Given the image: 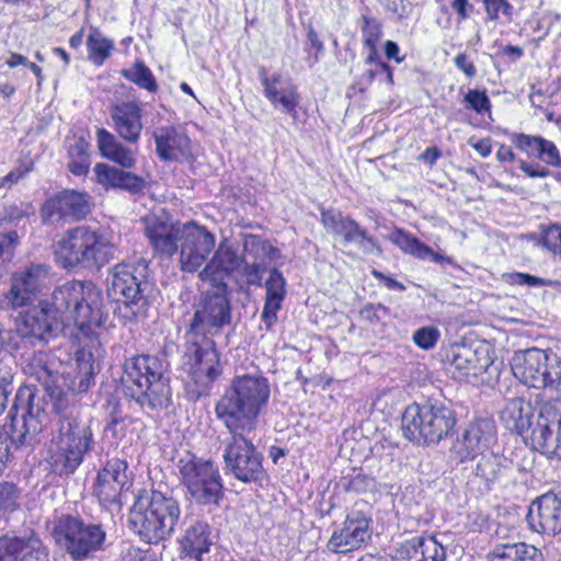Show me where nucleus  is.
<instances>
[{"label": "nucleus", "mask_w": 561, "mask_h": 561, "mask_svg": "<svg viewBox=\"0 0 561 561\" xmlns=\"http://www.w3.org/2000/svg\"><path fill=\"white\" fill-rule=\"evenodd\" d=\"M271 399V383L262 374L232 377L215 404V415L230 434L224 450L225 469L243 483L261 481L263 456L251 435Z\"/></svg>", "instance_id": "f257e3e1"}, {"label": "nucleus", "mask_w": 561, "mask_h": 561, "mask_svg": "<svg viewBox=\"0 0 561 561\" xmlns=\"http://www.w3.org/2000/svg\"><path fill=\"white\" fill-rule=\"evenodd\" d=\"M35 376L55 399L54 410L60 414L58 436L54 440L55 449L50 456L51 468L59 476L70 474L93 445L92 431L73 415L69 397V393L88 391L93 383V355L88 350H78L73 368L64 367L59 373L43 366Z\"/></svg>", "instance_id": "f03ea898"}, {"label": "nucleus", "mask_w": 561, "mask_h": 561, "mask_svg": "<svg viewBox=\"0 0 561 561\" xmlns=\"http://www.w3.org/2000/svg\"><path fill=\"white\" fill-rule=\"evenodd\" d=\"M165 362L152 355H138L124 363L125 394L148 413H159L171 404Z\"/></svg>", "instance_id": "7ed1b4c3"}, {"label": "nucleus", "mask_w": 561, "mask_h": 561, "mask_svg": "<svg viewBox=\"0 0 561 561\" xmlns=\"http://www.w3.org/2000/svg\"><path fill=\"white\" fill-rule=\"evenodd\" d=\"M60 324L81 331L102 324L103 296L92 282L71 280L55 288L47 300Z\"/></svg>", "instance_id": "20e7f679"}, {"label": "nucleus", "mask_w": 561, "mask_h": 561, "mask_svg": "<svg viewBox=\"0 0 561 561\" xmlns=\"http://www.w3.org/2000/svg\"><path fill=\"white\" fill-rule=\"evenodd\" d=\"M116 248L103 233L81 225L67 230L56 243V261L62 268H101L114 259Z\"/></svg>", "instance_id": "39448f33"}, {"label": "nucleus", "mask_w": 561, "mask_h": 561, "mask_svg": "<svg viewBox=\"0 0 561 561\" xmlns=\"http://www.w3.org/2000/svg\"><path fill=\"white\" fill-rule=\"evenodd\" d=\"M180 516V504L174 497L152 490L138 496L130 522L144 541L159 543L174 534Z\"/></svg>", "instance_id": "423d86ee"}, {"label": "nucleus", "mask_w": 561, "mask_h": 561, "mask_svg": "<svg viewBox=\"0 0 561 561\" xmlns=\"http://www.w3.org/2000/svg\"><path fill=\"white\" fill-rule=\"evenodd\" d=\"M456 416L443 403L411 404L402 415L405 438L416 444H437L454 430Z\"/></svg>", "instance_id": "0eeeda50"}, {"label": "nucleus", "mask_w": 561, "mask_h": 561, "mask_svg": "<svg viewBox=\"0 0 561 561\" xmlns=\"http://www.w3.org/2000/svg\"><path fill=\"white\" fill-rule=\"evenodd\" d=\"M176 474L195 502L203 505L218 504L222 496V482L218 468L190 450L179 453Z\"/></svg>", "instance_id": "6e6552de"}, {"label": "nucleus", "mask_w": 561, "mask_h": 561, "mask_svg": "<svg viewBox=\"0 0 561 561\" xmlns=\"http://www.w3.org/2000/svg\"><path fill=\"white\" fill-rule=\"evenodd\" d=\"M231 322V307L225 289L206 293L194 304L193 312L184 317L185 341L215 342Z\"/></svg>", "instance_id": "1a4fd4ad"}, {"label": "nucleus", "mask_w": 561, "mask_h": 561, "mask_svg": "<svg viewBox=\"0 0 561 561\" xmlns=\"http://www.w3.org/2000/svg\"><path fill=\"white\" fill-rule=\"evenodd\" d=\"M51 534L56 543L73 561L92 559L103 550L106 539V531L101 524L84 522L71 515L58 518Z\"/></svg>", "instance_id": "9d476101"}, {"label": "nucleus", "mask_w": 561, "mask_h": 561, "mask_svg": "<svg viewBox=\"0 0 561 561\" xmlns=\"http://www.w3.org/2000/svg\"><path fill=\"white\" fill-rule=\"evenodd\" d=\"M181 369L194 393L198 397L206 393L222 374L215 342L185 341Z\"/></svg>", "instance_id": "9b49d317"}, {"label": "nucleus", "mask_w": 561, "mask_h": 561, "mask_svg": "<svg viewBox=\"0 0 561 561\" xmlns=\"http://www.w3.org/2000/svg\"><path fill=\"white\" fill-rule=\"evenodd\" d=\"M513 375L533 388L553 386L561 378V363L539 348L516 352L511 359Z\"/></svg>", "instance_id": "f8f14e48"}, {"label": "nucleus", "mask_w": 561, "mask_h": 561, "mask_svg": "<svg viewBox=\"0 0 561 561\" xmlns=\"http://www.w3.org/2000/svg\"><path fill=\"white\" fill-rule=\"evenodd\" d=\"M142 277L138 267L133 264L119 263L107 274V294L118 302V312L125 319H133L140 311L142 299Z\"/></svg>", "instance_id": "ddd939ff"}, {"label": "nucleus", "mask_w": 561, "mask_h": 561, "mask_svg": "<svg viewBox=\"0 0 561 561\" xmlns=\"http://www.w3.org/2000/svg\"><path fill=\"white\" fill-rule=\"evenodd\" d=\"M34 393L28 387L20 388L10 411V438L16 447H31L43 430L38 412H33Z\"/></svg>", "instance_id": "4468645a"}, {"label": "nucleus", "mask_w": 561, "mask_h": 561, "mask_svg": "<svg viewBox=\"0 0 561 561\" xmlns=\"http://www.w3.org/2000/svg\"><path fill=\"white\" fill-rule=\"evenodd\" d=\"M497 443V431L494 420L480 417L465 428L460 436L453 443L450 453L459 462L473 460L478 456L488 453Z\"/></svg>", "instance_id": "2eb2a0df"}, {"label": "nucleus", "mask_w": 561, "mask_h": 561, "mask_svg": "<svg viewBox=\"0 0 561 561\" xmlns=\"http://www.w3.org/2000/svg\"><path fill=\"white\" fill-rule=\"evenodd\" d=\"M321 224L328 232L340 237L344 244L355 243L364 254H382L381 247L368 230L340 210L322 209Z\"/></svg>", "instance_id": "dca6fc26"}, {"label": "nucleus", "mask_w": 561, "mask_h": 561, "mask_svg": "<svg viewBox=\"0 0 561 561\" xmlns=\"http://www.w3.org/2000/svg\"><path fill=\"white\" fill-rule=\"evenodd\" d=\"M61 328L62 325L50 310L47 300L21 312L15 320V333L19 341L27 340L31 344L48 341Z\"/></svg>", "instance_id": "f3484780"}, {"label": "nucleus", "mask_w": 561, "mask_h": 561, "mask_svg": "<svg viewBox=\"0 0 561 561\" xmlns=\"http://www.w3.org/2000/svg\"><path fill=\"white\" fill-rule=\"evenodd\" d=\"M51 283L50 268L46 264H31L12 276L7 300L12 308L30 307Z\"/></svg>", "instance_id": "a211bd4d"}, {"label": "nucleus", "mask_w": 561, "mask_h": 561, "mask_svg": "<svg viewBox=\"0 0 561 561\" xmlns=\"http://www.w3.org/2000/svg\"><path fill=\"white\" fill-rule=\"evenodd\" d=\"M89 213L90 196L72 190H65L48 198L41 209L43 221L49 225L77 221Z\"/></svg>", "instance_id": "6ab92c4d"}, {"label": "nucleus", "mask_w": 561, "mask_h": 561, "mask_svg": "<svg viewBox=\"0 0 561 561\" xmlns=\"http://www.w3.org/2000/svg\"><path fill=\"white\" fill-rule=\"evenodd\" d=\"M216 243L215 236L205 227L186 222L180 250V266L183 272L194 273L206 261Z\"/></svg>", "instance_id": "aec40b11"}, {"label": "nucleus", "mask_w": 561, "mask_h": 561, "mask_svg": "<svg viewBox=\"0 0 561 561\" xmlns=\"http://www.w3.org/2000/svg\"><path fill=\"white\" fill-rule=\"evenodd\" d=\"M145 234L156 255L170 259L179 250L184 239L186 222H169L154 215L144 218Z\"/></svg>", "instance_id": "412c9836"}, {"label": "nucleus", "mask_w": 561, "mask_h": 561, "mask_svg": "<svg viewBox=\"0 0 561 561\" xmlns=\"http://www.w3.org/2000/svg\"><path fill=\"white\" fill-rule=\"evenodd\" d=\"M263 95L274 108L285 114H295L299 105V93L290 78L279 72L267 75L264 68L259 70Z\"/></svg>", "instance_id": "4be33fe9"}, {"label": "nucleus", "mask_w": 561, "mask_h": 561, "mask_svg": "<svg viewBox=\"0 0 561 561\" xmlns=\"http://www.w3.org/2000/svg\"><path fill=\"white\" fill-rule=\"evenodd\" d=\"M531 446L550 459L561 460V415L540 413L530 433Z\"/></svg>", "instance_id": "5701e85b"}, {"label": "nucleus", "mask_w": 561, "mask_h": 561, "mask_svg": "<svg viewBox=\"0 0 561 561\" xmlns=\"http://www.w3.org/2000/svg\"><path fill=\"white\" fill-rule=\"evenodd\" d=\"M127 463L125 460L113 458L99 471L93 495L103 506L118 503L122 490L127 482Z\"/></svg>", "instance_id": "b1692460"}, {"label": "nucleus", "mask_w": 561, "mask_h": 561, "mask_svg": "<svg viewBox=\"0 0 561 561\" xmlns=\"http://www.w3.org/2000/svg\"><path fill=\"white\" fill-rule=\"evenodd\" d=\"M370 536V520L360 512H352L343 527L331 536L329 547L334 552L346 553L359 549Z\"/></svg>", "instance_id": "393cba45"}, {"label": "nucleus", "mask_w": 561, "mask_h": 561, "mask_svg": "<svg viewBox=\"0 0 561 561\" xmlns=\"http://www.w3.org/2000/svg\"><path fill=\"white\" fill-rule=\"evenodd\" d=\"M112 127L126 142L137 144L144 129V108L137 101H123L110 110Z\"/></svg>", "instance_id": "a878e982"}, {"label": "nucleus", "mask_w": 561, "mask_h": 561, "mask_svg": "<svg viewBox=\"0 0 561 561\" xmlns=\"http://www.w3.org/2000/svg\"><path fill=\"white\" fill-rule=\"evenodd\" d=\"M533 530L547 535L561 531V497L545 493L531 503L527 515Z\"/></svg>", "instance_id": "bb28decb"}, {"label": "nucleus", "mask_w": 561, "mask_h": 561, "mask_svg": "<svg viewBox=\"0 0 561 561\" xmlns=\"http://www.w3.org/2000/svg\"><path fill=\"white\" fill-rule=\"evenodd\" d=\"M393 558L398 561H445L446 551L433 536H414L396 545Z\"/></svg>", "instance_id": "cd10ccee"}, {"label": "nucleus", "mask_w": 561, "mask_h": 561, "mask_svg": "<svg viewBox=\"0 0 561 561\" xmlns=\"http://www.w3.org/2000/svg\"><path fill=\"white\" fill-rule=\"evenodd\" d=\"M153 139L157 154L163 161H188L192 157L190 138L173 126L158 127Z\"/></svg>", "instance_id": "c85d7f7f"}, {"label": "nucleus", "mask_w": 561, "mask_h": 561, "mask_svg": "<svg viewBox=\"0 0 561 561\" xmlns=\"http://www.w3.org/2000/svg\"><path fill=\"white\" fill-rule=\"evenodd\" d=\"M243 263V259L237 254V251L227 241L219 243L210 261L199 272L198 277L202 280H209L213 284H221L222 280L234 271H238Z\"/></svg>", "instance_id": "c756f323"}, {"label": "nucleus", "mask_w": 561, "mask_h": 561, "mask_svg": "<svg viewBox=\"0 0 561 561\" xmlns=\"http://www.w3.org/2000/svg\"><path fill=\"white\" fill-rule=\"evenodd\" d=\"M244 251L254 257L253 263H244L242 274L249 285L261 286L265 271V260H274L278 253L270 242L259 238H250L244 242Z\"/></svg>", "instance_id": "7c9ffc66"}, {"label": "nucleus", "mask_w": 561, "mask_h": 561, "mask_svg": "<svg viewBox=\"0 0 561 561\" xmlns=\"http://www.w3.org/2000/svg\"><path fill=\"white\" fill-rule=\"evenodd\" d=\"M533 158L541 161L545 165L540 164L539 162L519 160V169L528 178L546 179L551 174L548 167L561 168V154L558 147L553 141L543 137H541Z\"/></svg>", "instance_id": "2f4dec72"}, {"label": "nucleus", "mask_w": 561, "mask_h": 561, "mask_svg": "<svg viewBox=\"0 0 561 561\" xmlns=\"http://www.w3.org/2000/svg\"><path fill=\"white\" fill-rule=\"evenodd\" d=\"M94 173L96 182L105 188H121L133 194L145 188L144 178L106 163H96Z\"/></svg>", "instance_id": "473e14b6"}, {"label": "nucleus", "mask_w": 561, "mask_h": 561, "mask_svg": "<svg viewBox=\"0 0 561 561\" xmlns=\"http://www.w3.org/2000/svg\"><path fill=\"white\" fill-rule=\"evenodd\" d=\"M488 365V359H481L476 351L460 346L453 351V357L447 370L454 379L468 381L471 377L482 375Z\"/></svg>", "instance_id": "72a5a7b5"}, {"label": "nucleus", "mask_w": 561, "mask_h": 561, "mask_svg": "<svg viewBox=\"0 0 561 561\" xmlns=\"http://www.w3.org/2000/svg\"><path fill=\"white\" fill-rule=\"evenodd\" d=\"M286 297V279L277 268L270 272L265 282V299L261 319L267 329L277 321V312L282 309Z\"/></svg>", "instance_id": "f704fd0d"}, {"label": "nucleus", "mask_w": 561, "mask_h": 561, "mask_svg": "<svg viewBox=\"0 0 561 561\" xmlns=\"http://www.w3.org/2000/svg\"><path fill=\"white\" fill-rule=\"evenodd\" d=\"M96 144L103 158L111 160L124 169H131L136 165L135 151L122 144L116 136L107 129H98Z\"/></svg>", "instance_id": "c9c22d12"}, {"label": "nucleus", "mask_w": 561, "mask_h": 561, "mask_svg": "<svg viewBox=\"0 0 561 561\" xmlns=\"http://www.w3.org/2000/svg\"><path fill=\"white\" fill-rule=\"evenodd\" d=\"M531 404L523 398H512L503 407L500 419L511 432L523 435L529 431L533 419Z\"/></svg>", "instance_id": "e433bc0d"}, {"label": "nucleus", "mask_w": 561, "mask_h": 561, "mask_svg": "<svg viewBox=\"0 0 561 561\" xmlns=\"http://www.w3.org/2000/svg\"><path fill=\"white\" fill-rule=\"evenodd\" d=\"M388 239L404 253H408L420 260H430L438 264H454L453 257L435 252L430 247L422 243L419 239L410 233L404 232L403 230H394L389 234Z\"/></svg>", "instance_id": "4c0bfd02"}, {"label": "nucleus", "mask_w": 561, "mask_h": 561, "mask_svg": "<svg viewBox=\"0 0 561 561\" xmlns=\"http://www.w3.org/2000/svg\"><path fill=\"white\" fill-rule=\"evenodd\" d=\"M213 537L209 526L204 522H195L185 530L181 547L186 556L202 560L203 553L209 551Z\"/></svg>", "instance_id": "58836bf2"}, {"label": "nucleus", "mask_w": 561, "mask_h": 561, "mask_svg": "<svg viewBox=\"0 0 561 561\" xmlns=\"http://www.w3.org/2000/svg\"><path fill=\"white\" fill-rule=\"evenodd\" d=\"M508 469V460L502 454L494 451V448L480 455L474 474L480 478L488 488L499 482Z\"/></svg>", "instance_id": "ea45409f"}, {"label": "nucleus", "mask_w": 561, "mask_h": 561, "mask_svg": "<svg viewBox=\"0 0 561 561\" xmlns=\"http://www.w3.org/2000/svg\"><path fill=\"white\" fill-rule=\"evenodd\" d=\"M540 551L525 542L497 545L488 554V561H541Z\"/></svg>", "instance_id": "a19ab883"}, {"label": "nucleus", "mask_w": 561, "mask_h": 561, "mask_svg": "<svg viewBox=\"0 0 561 561\" xmlns=\"http://www.w3.org/2000/svg\"><path fill=\"white\" fill-rule=\"evenodd\" d=\"M87 47L89 60L95 66H102L110 57L114 44L98 28H92L87 39Z\"/></svg>", "instance_id": "79ce46f5"}, {"label": "nucleus", "mask_w": 561, "mask_h": 561, "mask_svg": "<svg viewBox=\"0 0 561 561\" xmlns=\"http://www.w3.org/2000/svg\"><path fill=\"white\" fill-rule=\"evenodd\" d=\"M13 364L14 358L10 355L0 358V415L5 410L8 398L13 391Z\"/></svg>", "instance_id": "37998d69"}, {"label": "nucleus", "mask_w": 561, "mask_h": 561, "mask_svg": "<svg viewBox=\"0 0 561 561\" xmlns=\"http://www.w3.org/2000/svg\"><path fill=\"white\" fill-rule=\"evenodd\" d=\"M123 76L149 92H156L158 89L151 70L141 61L136 62L130 69L124 70Z\"/></svg>", "instance_id": "c03bdc74"}, {"label": "nucleus", "mask_w": 561, "mask_h": 561, "mask_svg": "<svg viewBox=\"0 0 561 561\" xmlns=\"http://www.w3.org/2000/svg\"><path fill=\"white\" fill-rule=\"evenodd\" d=\"M69 171L75 175H84L90 168V156L88 153V146L80 141L69 148Z\"/></svg>", "instance_id": "a18cd8bd"}, {"label": "nucleus", "mask_w": 561, "mask_h": 561, "mask_svg": "<svg viewBox=\"0 0 561 561\" xmlns=\"http://www.w3.org/2000/svg\"><path fill=\"white\" fill-rule=\"evenodd\" d=\"M0 211V224L19 222L21 219L33 215L35 209L30 203H3Z\"/></svg>", "instance_id": "49530a36"}, {"label": "nucleus", "mask_w": 561, "mask_h": 561, "mask_svg": "<svg viewBox=\"0 0 561 561\" xmlns=\"http://www.w3.org/2000/svg\"><path fill=\"white\" fill-rule=\"evenodd\" d=\"M486 18L491 21H499L501 18L505 22L513 21L514 7L508 0H482Z\"/></svg>", "instance_id": "de8ad7c7"}, {"label": "nucleus", "mask_w": 561, "mask_h": 561, "mask_svg": "<svg viewBox=\"0 0 561 561\" xmlns=\"http://www.w3.org/2000/svg\"><path fill=\"white\" fill-rule=\"evenodd\" d=\"M19 497L20 491L14 484L0 483V520L5 518L7 514L15 511Z\"/></svg>", "instance_id": "09e8293b"}, {"label": "nucleus", "mask_w": 561, "mask_h": 561, "mask_svg": "<svg viewBox=\"0 0 561 561\" xmlns=\"http://www.w3.org/2000/svg\"><path fill=\"white\" fill-rule=\"evenodd\" d=\"M27 547L24 539L4 536L0 538V561H18V554Z\"/></svg>", "instance_id": "8fccbe9b"}, {"label": "nucleus", "mask_w": 561, "mask_h": 561, "mask_svg": "<svg viewBox=\"0 0 561 561\" xmlns=\"http://www.w3.org/2000/svg\"><path fill=\"white\" fill-rule=\"evenodd\" d=\"M374 80H379L388 84L393 83L392 69L386 62H375V66L369 67L360 77V83L368 85Z\"/></svg>", "instance_id": "3c124183"}, {"label": "nucleus", "mask_w": 561, "mask_h": 561, "mask_svg": "<svg viewBox=\"0 0 561 561\" xmlns=\"http://www.w3.org/2000/svg\"><path fill=\"white\" fill-rule=\"evenodd\" d=\"M363 26H362V36L363 42L366 47L378 46V43L382 36V26L381 23L375 19L369 16L363 18Z\"/></svg>", "instance_id": "603ef678"}, {"label": "nucleus", "mask_w": 561, "mask_h": 561, "mask_svg": "<svg viewBox=\"0 0 561 561\" xmlns=\"http://www.w3.org/2000/svg\"><path fill=\"white\" fill-rule=\"evenodd\" d=\"M510 139L517 150L525 153L528 158H533L537 146L540 142L541 136L513 133L511 134Z\"/></svg>", "instance_id": "864d4df0"}, {"label": "nucleus", "mask_w": 561, "mask_h": 561, "mask_svg": "<svg viewBox=\"0 0 561 561\" xmlns=\"http://www.w3.org/2000/svg\"><path fill=\"white\" fill-rule=\"evenodd\" d=\"M463 102L467 104L468 108L478 114H484L491 111V101L484 91L469 90Z\"/></svg>", "instance_id": "5fc2aeb1"}, {"label": "nucleus", "mask_w": 561, "mask_h": 561, "mask_svg": "<svg viewBox=\"0 0 561 561\" xmlns=\"http://www.w3.org/2000/svg\"><path fill=\"white\" fill-rule=\"evenodd\" d=\"M440 332L435 327H423L413 334L414 343L423 350H432L435 347Z\"/></svg>", "instance_id": "6e6d98bb"}, {"label": "nucleus", "mask_w": 561, "mask_h": 561, "mask_svg": "<svg viewBox=\"0 0 561 561\" xmlns=\"http://www.w3.org/2000/svg\"><path fill=\"white\" fill-rule=\"evenodd\" d=\"M504 279L511 285H526L529 287H541L547 285L546 279L520 272L505 274Z\"/></svg>", "instance_id": "4d7b16f0"}, {"label": "nucleus", "mask_w": 561, "mask_h": 561, "mask_svg": "<svg viewBox=\"0 0 561 561\" xmlns=\"http://www.w3.org/2000/svg\"><path fill=\"white\" fill-rule=\"evenodd\" d=\"M359 314L362 319L369 323H379L389 317V309L381 304H368L363 307Z\"/></svg>", "instance_id": "13d9d810"}, {"label": "nucleus", "mask_w": 561, "mask_h": 561, "mask_svg": "<svg viewBox=\"0 0 561 561\" xmlns=\"http://www.w3.org/2000/svg\"><path fill=\"white\" fill-rule=\"evenodd\" d=\"M542 244L549 251L558 254L561 250V226L560 225H551L549 226L542 236Z\"/></svg>", "instance_id": "bf43d9fd"}, {"label": "nucleus", "mask_w": 561, "mask_h": 561, "mask_svg": "<svg viewBox=\"0 0 561 561\" xmlns=\"http://www.w3.org/2000/svg\"><path fill=\"white\" fill-rule=\"evenodd\" d=\"M20 347V341L15 333V330H4L0 328V358L4 355H10L12 358L11 351Z\"/></svg>", "instance_id": "052dcab7"}, {"label": "nucleus", "mask_w": 561, "mask_h": 561, "mask_svg": "<svg viewBox=\"0 0 561 561\" xmlns=\"http://www.w3.org/2000/svg\"><path fill=\"white\" fill-rule=\"evenodd\" d=\"M32 170V163L18 167L14 170L10 171L5 176L0 178V188H9L13 184L18 183L22 178H24Z\"/></svg>", "instance_id": "680f3d73"}, {"label": "nucleus", "mask_w": 561, "mask_h": 561, "mask_svg": "<svg viewBox=\"0 0 561 561\" xmlns=\"http://www.w3.org/2000/svg\"><path fill=\"white\" fill-rule=\"evenodd\" d=\"M448 5L458 15L460 21L469 19L474 11V5L468 0H450Z\"/></svg>", "instance_id": "e2e57ef3"}, {"label": "nucleus", "mask_w": 561, "mask_h": 561, "mask_svg": "<svg viewBox=\"0 0 561 561\" xmlns=\"http://www.w3.org/2000/svg\"><path fill=\"white\" fill-rule=\"evenodd\" d=\"M454 64L457 67V69H459L460 71H462L466 75V77H468L470 79L476 77L477 68H476L474 64L469 59V57L465 53L458 54L454 58Z\"/></svg>", "instance_id": "0e129e2a"}, {"label": "nucleus", "mask_w": 561, "mask_h": 561, "mask_svg": "<svg viewBox=\"0 0 561 561\" xmlns=\"http://www.w3.org/2000/svg\"><path fill=\"white\" fill-rule=\"evenodd\" d=\"M385 10L398 18L407 14V4L404 0H379Z\"/></svg>", "instance_id": "69168bd1"}, {"label": "nucleus", "mask_w": 561, "mask_h": 561, "mask_svg": "<svg viewBox=\"0 0 561 561\" xmlns=\"http://www.w3.org/2000/svg\"><path fill=\"white\" fill-rule=\"evenodd\" d=\"M124 561H158L153 553L142 551L138 548H128Z\"/></svg>", "instance_id": "338daca9"}, {"label": "nucleus", "mask_w": 561, "mask_h": 561, "mask_svg": "<svg viewBox=\"0 0 561 561\" xmlns=\"http://www.w3.org/2000/svg\"><path fill=\"white\" fill-rule=\"evenodd\" d=\"M21 561H49L48 551L41 545L32 546L31 550L23 554Z\"/></svg>", "instance_id": "774afa93"}]
</instances>
